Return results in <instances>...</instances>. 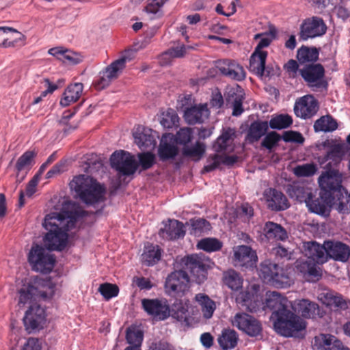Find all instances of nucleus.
<instances>
[{"label":"nucleus","instance_id":"nucleus-57","mask_svg":"<svg viewBox=\"0 0 350 350\" xmlns=\"http://www.w3.org/2000/svg\"><path fill=\"white\" fill-rule=\"evenodd\" d=\"M336 338L330 334H321L315 337V345H319L321 350H328L330 346L335 342Z\"/></svg>","mask_w":350,"mask_h":350},{"label":"nucleus","instance_id":"nucleus-17","mask_svg":"<svg viewBox=\"0 0 350 350\" xmlns=\"http://www.w3.org/2000/svg\"><path fill=\"white\" fill-rule=\"evenodd\" d=\"M23 321L26 329L29 332L42 328L46 321L44 309L37 304L31 305L25 313Z\"/></svg>","mask_w":350,"mask_h":350},{"label":"nucleus","instance_id":"nucleus-32","mask_svg":"<svg viewBox=\"0 0 350 350\" xmlns=\"http://www.w3.org/2000/svg\"><path fill=\"white\" fill-rule=\"evenodd\" d=\"M83 90V85L81 83H75L69 85L63 94L60 105L63 107H67L77 102L81 97Z\"/></svg>","mask_w":350,"mask_h":350},{"label":"nucleus","instance_id":"nucleus-46","mask_svg":"<svg viewBox=\"0 0 350 350\" xmlns=\"http://www.w3.org/2000/svg\"><path fill=\"white\" fill-rule=\"evenodd\" d=\"M337 127L336 121L330 116H323L314 124V129L316 132H331L336 130Z\"/></svg>","mask_w":350,"mask_h":350},{"label":"nucleus","instance_id":"nucleus-37","mask_svg":"<svg viewBox=\"0 0 350 350\" xmlns=\"http://www.w3.org/2000/svg\"><path fill=\"white\" fill-rule=\"evenodd\" d=\"M319 55L317 48L302 46L297 50V58L299 64L304 66L306 64H314L318 59Z\"/></svg>","mask_w":350,"mask_h":350},{"label":"nucleus","instance_id":"nucleus-31","mask_svg":"<svg viewBox=\"0 0 350 350\" xmlns=\"http://www.w3.org/2000/svg\"><path fill=\"white\" fill-rule=\"evenodd\" d=\"M263 232L269 241H284L288 238L286 230L281 225L272 221L265 223Z\"/></svg>","mask_w":350,"mask_h":350},{"label":"nucleus","instance_id":"nucleus-53","mask_svg":"<svg viewBox=\"0 0 350 350\" xmlns=\"http://www.w3.org/2000/svg\"><path fill=\"white\" fill-rule=\"evenodd\" d=\"M190 224L191 226V234L194 235L207 232L211 228L210 223L203 218L192 219L190 220Z\"/></svg>","mask_w":350,"mask_h":350},{"label":"nucleus","instance_id":"nucleus-38","mask_svg":"<svg viewBox=\"0 0 350 350\" xmlns=\"http://www.w3.org/2000/svg\"><path fill=\"white\" fill-rule=\"evenodd\" d=\"M287 193L291 198L300 202H306L311 196L312 193L308 191V189L302 183H297L289 185L287 189Z\"/></svg>","mask_w":350,"mask_h":350},{"label":"nucleus","instance_id":"nucleus-34","mask_svg":"<svg viewBox=\"0 0 350 350\" xmlns=\"http://www.w3.org/2000/svg\"><path fill=\"white\" fill-rule=\"evenodd\" d=\"M267 52L254 51L250 59L249 69L258 77L265 75Z\"/></svg>","mask_w":350,"mask_h":350},{"label":"nucleus","instance_id":"nucleus-16","mask_svg":"<svg viewBox=\"0 0 350 350\" xmlns=\"http://www.w3.org/2000/svg\"><path fill=\"white\" fill-rule=\"evenodd\" d=\"M259 291V285H251L237 295L236 297L237 303L242 307H245L250 312L256 311L260 303Z\"/></svg>","mask_w":350,"mask_h":350},{"label":"nucleus","instance_id":"nucleus-59","mask_svg":"<svg viewBox=\"0 0 350 350\" xmlns=\"http://www.w3.org/2000/svg\"><path fill=\"white\" fill-rule=\"evenodd\" d=\"M317 172L316 165L313 163H307L298 165L294 168V173L297 176H310Z\"/></svg>","mask_w":350,"mask_h":350},{"label":"nucleus","instance_id":"nucleus-40","mask_svg":"<svg viewBox=\"0 0 350 350\" xmlns=\"http://www.w3.org/2000/svg\"><path fill=\"white\" fill-rule=\"evenodd\" d=\"M277 33L276 28L274 26H270L269 31L256 34L254 38V40L260 39V41L254 51L257 52H266L262 51V49L270 45L271 42L275 38Z\"/></svg>","mask_w":350,"mask_h":350},{"label":"nucleus","instance_id":"nucleus-13","mask_svg":"<svg viewBox=\"0 0 350 350\" xmlns=\"http://www.w3.org/2000/svg\"><path fill=\"white\" fill-rule=\"evenodd\" d=\"M142 305L144 310L157 320H165L170 315V308L165 299H144Z\"/></svg>","mask_w":350,"mask_h":350},{"label":"nucleus","instance_id":"nucleus-50","mask_svg":"<svg viewBox=\"0 0 350 350\" xmlns=\"http://www.w3.org/2000/svg\"><path fill=\"white\" fill-rule=\"evenodd\" d=\"M293 124V119L289 115L280 114L272 118L268 124L273 129H284Z\"/></svg>","mask_w":350,"mask_h":350},{"label":"nucleus","instance_id":"nucleus-19","mask_svg":"<svg viewBox=\"0 0 350 350\" xmlns=\"http://www.w3.org/2000/svg\"><path fill=\"white\" fill-rule=\"evenodd\" d=\"M254 250L247 245H239L234 249V263L235 266L252 267L257 262Z\"/></svg>","mask_w":350,"mask_h":350},{"label":"nucleus","instance_id":"nucleus-5","mask_svg":"<svg viewBox=\"0 0 350 350\" xmlns=\"http://www.w3.org/2000/svg\"><path fill=\"white\" fill-rule=\"evenodd\" d=\"M28 262L33 271L50 273L55 264V258L44 247L33 243L27 255Z\"/></svg>","mask_w":350,"mask_h":350},{"label":"nucleus","instance_id":"nucleus-47","mask_svg":"<svg viewBox=\"0 0 350 350\" xmlns=\"http://www.w3.org/2000/svg\"><path fill=\"white\" fill-rule=\"evenodd\" d=\"M337 200L334 202L335 208L342 214L350 213V194L346 191L338 193L336 195Z\"/></svg>","mask_w":350,"mask_h":350},{"label":"nucleus","instance_id":"nucleus-7","mask_svg":"<svg viewBox=\"0 0 350 350\" xmlns=\"http://www.w3.org/2000/svg\"><path fill=\"white\" fill-rule=\"evenodd\" d=\"M299 75L306 85L312 90L326 88L327 86V82L324 79L325 69L321 64L304 65L302 68H300Z\"/></svg>","mask_w":350,"mask_h":350},{"label":"nucleus","instance_id":"nucleus-49","mask_svg":"<svg viewBox=\"0 0 350 350\" xmlns=\"http://www.w3.org/2000/svg\"><path fill=\"white\" fill-rule=\"evenodd\" d=\"M37 152L33 150H28L24 152L17 160L16 168L18 172L29 170L33 163V159Z\"/></svg>","mask_w":350,"mask_h":350},{"label":"nucleus","instance_id":"nucleus-51","mask_svg":"<svg viewBox=\"0 0 350 350\" xmlns=\"http://www.w3.org/2000/svg\"><path fill=\"white\" fill-rule=\"evenodd\" d=\"M197 247L208 252H216L222 247V243L215 238H204L198 243Z\"/></svg>","mask_w":350,"mask_h":350},{"label":"nucleus","instance_id":"nucleus-26","mask_svg":"<svg viewBox=\"0 0 350 350\" xmlns=\"http://www.w3.org/2000/svg\"><path fill=\"white\" fill-rule=\"evenodd\" d=\"M295 267L297 271L309 281H317L321 277L320 269L314 262L309 258L297 260L295 262Z\"/></svg>","mask_w":350,"mask_h":350},{"label":"nucleus","instance_id":"nucleus-64","mask_svg":"<svg viewBox=\"0 0 350 350\" xmlns=\"http://www.w3.org/2000/svg\"><path fill=\"white\" fill-rule=\"evenodd\" d=\"M282 139L286 142H295L302 144L304 142L303 135L297 131H285L282 135Z\"/></svg>","mask_w":350,"mask_h":350},{"label":"nucleus","instance_id":"nucleus-3","mask_svg":"<svg viewBox=\"0 0 350 350\" xmlns=\"http://www.w3.org/2000/svg\"><path fill=\"white\" fill-rule=\"evenodd\" d=\"M70 187L86 204L94 206L105 200V189L88 175L75 176L70 183Z\"/></svg>","mask_w":350,"mask_h":350},{"label":"nucleus","instance_id":"nucleus-54","mask_svg":"<svg viewBox=\"0 0 350 350\" xmlns=\"http://www.w3.org/2000/svg\"><path fill=\"white\" fill-rule=\"evenodd\" d=\"M178 117L176 111L172 109H167L161 114L160 123L165 128H172L178 122Z\"/></svg>","mask_w":350,"mask_h":350},{"label":"nucleus","instance_id":"nucleus-18","mask_svg":"<svg viewBox=\"0 0 350 350\" xmlns=\"http://www.w3.org/2000/svg\"><path fill=\"white\" fill-rule=\"evenodd\" d=\"M334 196L328 192H320L319 197L313 198L311 194L309 200L306 201V206L308 209L316 214L327 216L329 213V206Z\"/></svg>","mask_w":350,"mask_h":350},{"label":"nucleus","instance_id":"nucleus-63","mask_svg":"<svg viewBox=\"0 0 350 350\" xmlns=\"http://www.w3.org/2000/svg\"><path fill=\"white\" fill-rule=\"evenodd\" d=\"M167 0H148L149 3L145 8L148 13L159 14L161 16L160 8L164 5Z\"/></svg>","mask_w":350,"mask_h":350},{"label":"nucleus","instance_id":"nucleus-52","mask_svg":"<svg viewBox=\"0 0 350 350\" xmlns=\"http://www.w3.org/2000/svg\"><path fill=\"white\" fill-rule=\"evenodd\" d=\"M144 334L141 330L135 328H129L126 330V339L130 346L128 347L141 348Z\"/></svg>","mask_w":350,"mask_h":350},{"label":"nucleus","instance_id":"nucleus-14","mask_svg":"<svg viewBox=\"0 0 350 350\" xmlns=\"http://www.w3.org/2000/svg\"><path fill=\"white\" fill-rule=\"evenodd\" d=\"M232 324L250 336H257L262 332L260 323L246 313L237 314L232 320Z\"/></svg>","mask_w":350,"mask_h":350},{"label":"nucleus","instance_id":"nucleus-62","mask_svg":"<svg viewBox=\"0 0 350 350\" xmlns=\"http://www.w3.org/2000/svg\"><path fill=\"white\" fill-rule=\"evenodd\" d=\"M190 49H192L190 46H185L184 44L178 45L170 49L163 55H169L176 58L183 57L186 54L187 51Z\"/></svg>","mask_w":350,"mask_h":350},{"label":"nucleus","instance_id":"nucleus-9","mask_svg":"<svg viewBox=\"0 0 350 350\" xmlns=\"http://www.w3.org/2000/svg\"><path fill=\"white\" fill-rule=\"evenodd\" d=\"M327 27L323 19L312 16L303 21L300 25L299 38L302 40L321 37L325 34Z\"/></svg>","mask_w":350,"mask_h":350},{"label":"nucleus","instance_id":"nucleus-39","mask_svg":"<svg viewBox=\"0 0 350 350\" xmlns=\"http://www.w3.org/2000/svg\"><path fill=\"white\" fill-rule=\"evenodd\" d=\"M218 343L224 350L234 349L238 342V336L237 332L230 329H225L218 338Z\"/></svg>","mask_w":350,"mask_h":350},{"label":"nucleus","instance_id":"nucleus-43","mask_svg":"<svg viewBox=\"0 0 350 350\" xmlns=\"http://www.w3.org/2000/svg\"><path fill=\"white\" fill-rule=\"evenodd\" d=\"M205 150V144L200 142H196L193 146H185L182 153L184 157H188L194 161H198L203 157Z\"/></svg>","mask_w":350,"mask_h":350},{"label":"nucleus","instance_id":"nucleus-12","mask_svg":"<svg viewBox=\"0 0 350 350\" xmlns=\"http://www.w3.org/2000/svg\"><path fill=\"white\" fill-rule=\"evenodd\" d=\"M187 269L189 270L191 276L198 284L204 282L207 278L209 269L208 262L197 254H192L184 259Z\"/></svg>","mask_w":350,"mask_h":350},{"label":"nucleus","instance_id":"nucleus-20","mask_svg":"<svg viewBox=\"0 0 350 350\" xmlns=\"http://www.w3.org/2000/svg\"><path fill=\"white\" fill-rule=\"evenodd\" d=\"M318 110L317 100L311 95L301 97L296 101L294 106V111L297 117L307 119L312 117Z\"/></svg>","mask_w":350,"mask_h":350},{"label":"nucleus","instance_id":"nucleus-11","mask_svg":"<svg viewBox=\"0 0 350 350\" xmlns=\"http://www.w3.org/2000/svg\"><path fill=\"white\" fill-rule=\"evenodd\" d=\"M129 60H131L130 58L124 55L113 62L104 70L100 72L99 79L96 83V88L103 89L107 87L113 80L118 77L119 75L125 68L126 62Z\"/></svg>","mask_w":350,"mask_h":350},{"label":"nucleus","instance_id":"nucleus-44","mask_svg":"<svg viewBox=\"0 0 350 350\" xmlns=\"http://www.w3.org/2000/svg\"><path fill=\"white\" fill-rule=\"evenodd\" d=\"M195 299L201 306L204 317L210 319L215 310V302L208 295L203 293L197 294Z\"/></svg>","mask_w":350,"mask_h":350},{"label":"nucleus","instance_id":"nucleus-4","mask_svg":"<svg viewBox=\"0 0 350 350\" xmlns=\"http://www.w3.org/2000/svg\"><path fill=\"white\" fill-rule=\"evenodd\" d=\"M18 306L23 307L25 305L32 304L38 299L44 300L51 298L55 293V286L49 280L37 282L36 285H23L19 290Z\"/></svg>","mask_w":350,"mask_h":350},{"label":"nucleus","instance_id":"nucleus-55","mask_svg":"<svg viewBox=\"0 0 350 350\" xmlns=\"http://www.w3.org/2000/svg\"><path fill=\"white\" fill-rule=\"evenodd\" d=\"M344 154L343 146L341 144H334L325 156V161L332 160L334 163H338Z\"/></svg>","mask_w":350,"mask_h":350},{"label":"nucleus","instance_id":"nucleus-1","mask_svg":"<svg viewBox=\"0 0 350 350\" xmlns=\"http://www.w3.org/2000/svg\"><path fill=\"white\" fill-rule=\"evenodd\" d=\"M88 213L80 205L73 203L64 207L59 213L46 215L42 224L48 231L43 239L46 248L50 251L63 250L68 243V232Z\"/></svg>","mask_w":350,"mask_h":350},{"label":"nucleus","instance_id":"nucleus-10","mask_svg":"<svg viewBox=\"0 0 350 350\" xmlns=\"http://www.w3.org/2000/svg\"><path fill=\"white\" fill-rule=\"evenodd\" d=\"M189 278L183 270L175 271L166 278L165 288L167 293L180 296L189 290Z\"/></svg>","mask_w":350,"mask_h":350},{"label":"nucleus","instance_id":"nucleus-25","mask_svg":"<svg viewBox=\"0 0 350 350\" xmlns=\"http://www.w3.org/2000/svg\"><path fill=\"white\" fill-rule=\"evenodd\" d=\"M163 224L164 227L159 230V235L163 239L174 240L185 236V226L182 222L176 219H168Z\"/></svg>","mask_w":350,"mask_h":350},{"label":"nucleus","instance_id":"nucleus-6","mask_svg":"<svg viewBox=\"0 0 350 350\" xmlns=\"http://www.w3.org/2000/svg\"><path fill=\"white\" fill-rule=\"evenodd\" d=\"M259 275L265 282L269 283L277 288H286L292 283V280L286 271L277 264L269 260H265L260 264Z\"/></svg>","mask_w":350,"mask_h":350},{"label":"nucleus","instance_id":"nucleus-8","mask_svg":"<svg viewBox=\"0 0 350 350\" xmlns=\"http://www.w3.org/2000/svg\"><path fill=\"white\" fill-rule=\"evenodd\" d=\"M110 163L112 168L125 176L133 174L138 167L134 156L124 150L114 152L111 156Z\"/></svg>","mask_w":350,"mask_h":350},{"label":"nucleus","instance_id":"nucleus-27","mask_svg":"<svg viewBox=\"0 0 350 350\" xmlns=\"http://www.w3.org/2000/svg\"><path fill=\"white\" fill-rule=\"evenodd\" d=\"M135 144L139 148L153 149L156 144V132L152 129H143L142 131L139 129L133 133Z\"/></svg>","mask_w":350,"mask_h":350},{"label":"nucleus","instance_id":"nucleus-48","mask_svg":"<svg viewBox=\"0 0 350 350\" xmlns=\"http://www.w3.org/2000/svg\"><path fill=\"white\" fill-rule=\"evenodd\" d=\"M234 135L233 129L228 128L224 130L222 134L217 139L213 147L217 152H221L227 150L232 136Z\"/></svg>","mask_w":350,"mask_h":350},{"label":"nucleus","instance_id":"nucleus-30","mask_svg":"<svg viewBox=\"0 0 350 350\" xmlns=\"http://www.w3.org/2000/svg\"><path fill=\"white\" fill-rule=\"evenodd\" d=\"M319 299L327 306L336 310H345L348 308V303L343 297L334 291H328L319 295Z\"/></svg>","mask_w":350,"mask_h":350},{"label":"nucleus","instance_id":"nucleus-22","mask_svg":"<svg viewBox=\"0 0 350 350\" xmlns=\"http://www.w3.org/2000/svg\"><path fill=\"white\" fill-rule=\"evenodd\" d=\"M268 207L272 211H280L287 209L290 206L286 196L281 191L269 188L264 192Z\"/></svg>","mask_w":350,"mask_h":350},{"label":"nucleus","instance_id":"nucleus-24","mask_svg":"<svg viewBox=\"0 0 350 350\" xmlns=\"http://www.w3.org/2000/svg\"><path fill=\"white\" fill-rule=\"evenodd\" d=\"M303 248L305 256L313 262L323 264L327 261L325 241L323 245L316 241L306 242Z\"/></svg>","mask_w":350,"mask_h":350},{"label":"nucleus","instance_id":"nucleus-58","mask_svg":"<svg viewBox=\"0 0 350 350\" xmlns=\"http://www.w3.org/2000/svg\"><path fill=\"white\" fill-rule=\"evenodd\" d=\"M281 139V136L275 131L269 132L266 135L261 142V146L269 150H271L273 147L278 145Z\"/></svg>","mask_w":350,"mask_h":350},{"label":"nucleus","instance_id":"nucleus-56","mask_svg":"<svg viewBox=\"0 0 350 350\" xmlns=\"http://www.w3.org/2000/svg\"><path fill=\"white\" fill-rule=\"evenodd\" d=\"M98 291L106 300H109L118 295L119 288L116 284L104 283L100 285Z\"/></svg>","mask_w":350,"mask_h":350},{"label":"nucleus","instance_id":"nucleus-42","mask_svg":"<svg viewBox=\"0 0 350 350\" xmlns=\"http://www.w3.org/2000/svg\"><path fill=\"white\" fill-rule=\"evenodd\" d=\"M161 250L158 245L148 244L142 255V262L147 266H152L161 258Z\"/></svg>","mask_w":350,"mask_h":350},{"label":"nucleus","instance_id":"nucleus-33","mask_svg":"<svg viewBox=\"0 0 350 350\" xmlns=\"http://www.w3.org/2000/svg\"><path fill=\"white\" fill-rule=\"evenodd\" d=\"M269 129L267 121L256 120L251 123L246 135V139L250 143L258 142L265 135Z\"/></svg>","mask_w":350,"mask_h":350},{"label":"nucleus","instance_id":"nucleus-41","mask_svg":"<svg viewBox=\"0 0 350 350\" xmlns=\"http://www.w3.org/2000/svg\"><path fill=\"white\" fill-rule=\"evenodd\" d=\"M6 48L21 47L25 44L26 36L16 29L6 27Z\"/></svg>","mask_w":350,"mask_h":350},{"label":"nucleus","instance_id":"nucleus-15","mask_svg":"<svg viewBox=\"0 0 350 350\" xmlns=\"http://www.w3.org/2000/svg\"><path fill=\"white\" fill-rule=\"evenodd\" d=\"M319 183L322 192H328L332 196L340 193L342 176L338 170H329L319 178Z\"/></svg>","mask_w":350,"mask_h":350},{"label":"nucleus","instance_id":"nucleus-2","mask_svg":"<svg viewBox=\"0 0 350 350\" xmlns=\"http://www.w3.org/2000/svg\"><path fill=\"white\" fill-rule=\"evenodd\" d=\"M287 299L276 291L271 292L266 300V306L271 310V319L276 332L285 337L295 336L306 329V323L300 317L287 308Z\"/></svg>","mask_w":350,"mask_h":350},{"label":"nucleus","instance_id":"nucleus-35","mask_svg":"<svg viewBox=\"0 0 350 350\" xmlns=\"http://www.w3.org/2000/svg\"><path fill=\"white\" fill-rule=\"evenodd\" d=\"M189 301L176 300L170 308V315L178 321L189 323L190 314L189 312Z\"/></svg>","mask_w":350,"mask_h":350},{"label":"nucleus","instance_id":"nucleus-60","mask_svg":"<svg viewBox=\"0 0 350 350\" xmlns=\"http://www.w3.org/2000/svg\"><path fill=\"white\" fill-rule=\"evenodd\" d=\"M192 129L191 128H182L176 134V141L180 144L186 146L192 138Z\"/></svg>","mask_w":350,"mask_h":350},{"label":"nucleus","instance_id":"nucleus-23","mask_svg":"<svg viewBox=\"0 0 350 350\" xmlns=\"http://www.w3.org/2000/svg\"><path fill=\"white\" fill-rule=\"evenodd\" d=\"M327 258H333L335 260L346 262L350 257L349 247L336 241H325Z\"/></svg>","mask_w":350,"mask_h":350},{"label":"nucleus","instance_id":"nucleus-36","mask_svg":"<svg viewBox=\"0 0 350 350\" xmlns=\"http://www.w3.org/2000/svg\"><path fill=\"white\" fill-rule=\"evenodd\" d=\"M295 310L304 318H315L319 314L318 304L308 299L299 300L295 306Z\"/></svg>","mask_w":350,"mask_h":350},{"label":"nucleus","instance_id":"nucleus-28","mask_svg":"<svg viewBox=\"0 0 350 350\" xmlns=\"http://www.w3.org/2000/svg\"><path fill=\"white\" fill-rule=\"evenodd\" d=\"M209 116L206 105L191 106L185 111L184 117L189 124L202 123Z\"/></svg>","mask_w":350,"mask_h":350},{"label":"nucleus","instance_id":"nucleus-29","mask_svg":"<svg viewBox=\"0 0 350 350\" xmlns=\"http://www.w3.org/2000/svg\"><path fill=\"white\" fill-rule=\"evenodd\" d=\"M159 156L162 161L174 159L178 153V148L173 141V136L163 135L159 148Z\"/></svg>","mask_w":350,"mask_h":350},{"label":"nucleus","instance_id":"nucleus-45","mask_svg":"<svg viewBox=\"0 0 350 350\" xmlns=\"http://www.w3.org/2000/svg\"><path fill=\"white\" fill-rule=\"evenodd\" d=\"M223 280L224 284L233 291L239 290L243 284V279L239 273L233 269L228 270L224 273Z\"/></svg>","mask_w":350,"mask_h":350},{"label":"nucleus","instance_id":"nucleus-21","mask_svg":"<svg viewBox=\"0 0 350 350\" xmlns=\"http://www.w3.org/2000/svg\"><path fill=\"white\" fill-rule=\"evenodd\" d=\"M219 72L232 79L242 81L245 78V72L243 66L235 61L230 59L220 60L217 64Z\"/></svg>","mask_w":350,"mask_h":350},{"label":"nucleus","instance_id":"nucleus-61","mask_svg":"<svg viewBox=\"0 0 350 350\" xmlns=\"http://www.w3.org/2000/svg\"><path fill=\"white\" fill-rule=\"evenodd\" d=\"M138 158L143 170L150 168L155 161L154 155L149 152L139 154Z\"/></svg>","mask_w":350,"mask_h":350}]
</instances>
